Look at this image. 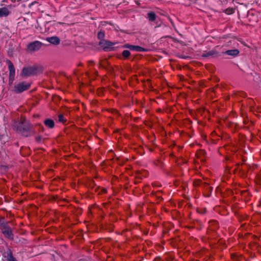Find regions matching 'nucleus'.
Masks as SVG:
<instances>
[{"mask_svg": "<svg viewBox=\"0 0 261 261\" xmlns=\"http://www.w3.org/2000/svg\"><path fill=\"white\" fill-rule=\"evenodd\" d=\"M14 129L16 132L24 137H29L33 134L32 125L25 120L16 123L14 125Z\"/></svg>", "mask_w": 261, "mask_h": 261, "instance_id": "1", "label": "nucleus"}, {"mask_svg": "<svg viewBox=\"0 0 261 261\" xmlns=\"http://www.w3.org/2000/svg\"><path fill=\"white\" fill-rule=\"evenodd\" d=\"M236 168L233 170L234 173H236L239 171V175L243 178H246L251 167L245 163H237L236 164Z\"/></svg>", "mask_w": 261, "mask_h": 261, "instance_id": "2", "label": "nucleus"}, {"mask_svg": "<svg viewBox=\"0 0 261 261\" xmlns=\"http://www.w3.org/2000/svg\"><path fill=\"white\" fill-rule=\"evenodd\" d=\"M38 72V68L36 66L24 67L23 68L21 72L22 76L28 77L36 75Z\"/></svg>", "mask_w": 261, "mask_h": 261, "instance_id": "3", "label": "nucleus"}, {"mask_svg": "<svg viewBox=\"0 0 261 261\" xmlns=\"http://www.w3.org/2000/svg\"><path fill=\"white\" fill-rule=\"evenodd\" d=\"M43 43L39 41H35L29 43L27 46V51L29 53H34L40 49Z\"/></svg>", "mask_w": 261, "mask_h": 261, "instance_id": "4", "label": "nucleus"}, {"mask_svg": "<svg viewBox=\"0 0 261 261\" xmlns=\"http://www.w3.org/2000/svg\"><path fill=\"white\" fill-rule=\"evenodd\" d=\"M31 84L25 82H20L14 87L13 91L15 93H21L30 89Z\"/></svg>", "mask_w": 261, "mask_h": 261, "instance_id": "5", "label": "nucleus"}, {"mask_svg": "<svg viewBox=\"0 0 261 261\" xmlns=\"http://www.w3.org/2000/svg\"><path fill=\"white\" fill-rule=\"evenodd\" d=\"M9 71V85H11L15 80V69L13 63L9 60H6Z\"/></svg>", "mask_w": 261, "mask_h": 261, "instance_id": "6", "label": "nucleus"}, {"mask_svg": "<svg viewBox=\"0 0 261 261\" xmlns=\"http://www.w3.org/2000/svg\"><path fill=\"white\" fill-rule=\"evenodd\" d=\"M98 45L102 48L105 51H110L114 49L113 46L115 45V43L105 39L100 41Z\"/></svg>", "mask_w": 261, "mask_h": 261, "instance_id": "7", "label": "nucleus"}, {"mask_svg": "<svg viewBox=\"0 0 261 261\" xmlns=\"http://www.w3.org/2000/svg\"><path fill=\"white\" fill-rule=\"evenodd\" d=\"M2 233L4 236L10 240H13L14 239V235L12 233L11 228L7 224H3L2 225Z\"/></svg>", "mask_w": 261, "mask_h": 261, "instance_id": "8", "label": "nucleus"}, {"mask_svg": "<svg viewBox=\"0 0 261 261\" xmlns=\"http://www.w3.org/2000/svg\"><path fill=\"white\" fill-rule=\"evenodd\" d=\"M3 256L6 259V261H17L16 259L13 256L12 251L10 249H8V250L4 252Z\"/></svg>", "mask_w": 261, "mask_h": 261, "instance_id": "9", "label": "nucleus"}, {"mask_svg": "<svg viewBox=\"0 0 261 261\" xmlns=\"http://www.w3.org/2000/svg\"><path fill=\"white\" fill-rule=\"evenodd\" d=\"M220 56L219 53L215 49H212L210 51H204L202 55V57H217Z\"/></svg>", "mask_w": 261, "mask_h": 261, "instance_id": "10", "label": "nucleus"}, {"mask_svg": "<svg viewBox=\"0 0 261 261\" xmlns=\"http://www.w3.org/2000/svg\"><path fill=\"white\" fill-rule=\"evenodd\" d=\"M202 188L204 190L203 195L205 197H209L212 191L213 188L210 186L209 184L204 182V184L203 185Z\"/></svg>", "mask_w": 261, "mask_h": 261, "instance_id": "11", "label": "nucleus"}, {"mask_svg": "<svg viewBox=\"0 0 261 261\" xmlns=\"http://www.w3.org/2000/svg\"><path fill=\"white\" fill-rule=\"evenodd\" d=\"M46 40L55 45H59L61 42L60 39L57 36L47 37L46 38Z\"/></svg>", "mask_w": 261, "mask_h": 261, "instance_id": "12", "label": "nucleus"}, {"mask_svg": "<svg viewBox=\"0 0 261 261\" xmlns=\"http://www.w3.org/2000/svg\"><path fill=\"white\" fill-rule=\"evenodd\" d=\"M208 223V230L214 231L216 230L219 227L218 222L216 220H211L209 221Z\"/></svg>", "mask_w": 261, "mask_h": 261, "instance_id": "13", "label": "nucleus"}, {"mask_svg": "<svg viewBox=\"0 0 261 261\" xmlns=\"http://www.w3.org/2000/svg\"><path fill=\"white\" fill-rule=\"evenodd\" d=\"M147 18L150 21L156 22L159 17L154 12L151 11L147 13Z\"/></svg>", "mask_w": 261, "mask_h": 261, "instance_id": "14", "label": "nucleus"}, {"mask_svg": "<svg viewBox=\"0 0 261 261\" xmlns=\"http://www.w3.org/2000/svg\"><path fill=\"white\" fill-rule=\"evenodd\" d=\"M162 192L161 191H156V192H152L151 193V196H154L156 198V203H159L162 201L163 200V197L160 195V194Z\"/></svg>", "mask_w": 261, "mask_h": 261, "instance_id": "15", "label": "nucleus"}, {"mask_svg": "<svg viewBox=\"0 0 261 261\" xmlns=\"http://www.w3.org/2000/svg\"><path fill=\"white\" fill-rule=\"evenodd\" d=\"M85 186L90 190H92L96 186L95 181L92 179H88L85 182Z\"/></svg>", "mask_w": 261, "mask_h": 261, "instance_id": "16", "label": "nucleus"}, {"mask_svg": "<svg viewBox=\"0 0 261 261\" xmlns=\"http://www.w3.org/2000/svg\"><path fill=\"white\" fill-rule=\"evenodd\" d=\"M223 53L229 56L235 57L239 55V50L237 49H230L226 50V51L223 52Z\"/></svg>", "mask_w": 261, "mask_h": 261, "instance_id": "17", "label": "nucleus"}, {"mask_svg": "<svg viewBox=\"0 0 261 261\" xmlns=\"http://www.w3.org/2000/svg\"><path fill=\"white\" fill-rule=\"evenodd\" d=\"M10 14V11L6 7L0 8V17H7Z\"/></svg>", "mask_w": 261, "mask_h": 261, "instance_id": "18", "label": "nucleus"}, {"mask_svg": "<svg viewBox=\"0 0 261 261\" xmlns=\"http://www.w3.org/2000/svg\"><path fill=\"white\" fill-rule=\"evenodd\" d=\"M44 124L50 128H53L55 126V122L51 119H46L44 121Z\"/></svg>", "mask_w": 261, "mask_h": 261, "instance_id": "19", "label": "nucleus"}, {"mask_svg": "<svg viewBox=\"0 0 261 261\" xmlns=\"http://www.w3.org/2000/svg\"><path fill=\"white\" fill-rule=\"evenodd\" d=\"M98 65L99 67L106 69L109 65V62L107 59H103L99 61Z\"/></svg>", "mask_w": 261, "mask_h": 261, "instance_id": "20", "label": "nucleus"}, {"mask_svg": "<svg viewBox=\"0 0 261 261\" xmlns=\"http://www.w3.org/2000/svg\"><path fill=\"white\" fill-rule=\"evenodd\" d=\"M203 184H204V182H203L201 179H195L193 182V185L194 187H200L202 188Z\"/></svg>", "mask_w": 261, "mask_h": 261, "instance_id": "21", "label": "nucleus"}, {"mask_svg": "<svg viewBox=\"0 0 261 261\" xmlns=\"http://www.w3.org/2000/svg\"><path fill=\"white\" fill-rule=\"evenodd\" d=\"M122 56L124 59H127L130 56V52L128 50H124L122 53Z\"/></svg>", "mask_w": 261, "mask_h": 261, "instance_id": "22", "label": "nucleus"}, {"mask_svg": "<svg viewBox=\"0 0 261 261\" xmlns=\"http://www.w3.org/2000/svg\"><path fill=\"white\" fill-rule=\"evenodd\" d=\"M100 189V187L98 186L97 187L95 190V192H98V194H105L107 192V190L105 188L101 189L100 191L99 192V190Z\"/></svg>", "mask_w": 261, "mask_h": 261, "instance_id": "23", "label": "nucleus"}, {"mask_svg": "<svg viewBox=\"0 0 261 261\" xmlns=\"http://www.w3.org/2000/svg\"><path fill=\"white\" fill-rule=\"evenodd\" d=\"M105 37V33L103 31H100L98 33L97 38L100 41L102 40H105L104 38Z\"/></svg>", "mask_w": 261, "mask_h": 261, "instance_id": "24", "label": "nucleus"}, {"mask_svg": "<svg viewBox=\"0 0 261 261\" xmlns=\"http://www.w3.org/2000/svg\"><path fill=\"white\" fill-rule=\"evenodd\" d=\"M224 12L228 15H230L234 12V9L233 8H228L224 10Z\"/></svg>", "mask_w": 261, "mask_h": 261, "instance_id": "25", "label": "nucleus"}, {"mask_svg": "<svg viewBox=\"0 0 261 261\" xmlns=\"http://www.w3.org/2000/svg\"><path fill=\"white\" fill-rule=\"evenodd\" d=\"M135 46L136 45H131V44L127 43V44H125L123 45L122 46V47L123 48H128L131 50H134Z\"/></svg>", "mask_w": 261, "mask_h": 261, "instance_id": "26", "label": "nucleus"}, {"mask_svg": "<svg viewBox=\"0 0 261 261\" xmlns=\"http://www.w3.org/2000/svg\"><path fill=\"white\" fill-rule=\"evenodd\" d=\"M134 50L139 52H143L147 51V49L141 46L136 45Z\"/></svg>", "mask_w": 261, "mask_h": 261, "instance_id": "27", "label": "nucleus"}, {"mask_svg": "<svg viewBox=\"0 0 261 261\" xmlns=\"http://www.w3.org/2000/svg\"><path fill=\"white\" fill-rule=\"evenodd\" d=\"M196 211L198 213H199L201 214H204L206 213V208H204V207H198L196 209Z\"/></svg>", "mask_w": 261, "mask_h": 261, "instance_id": "28", "label": "nucleus"}, {"mask_svg": "<svg viewBox=\"0 0 261 261\" xmlns=\"http://www.w3.org/2000/svg\"><path fill=\"white\" fill-rule=\"evenodd\" d=\"M59 121L60 122L64 123L66 121V119H65L63 114H60L58 116Z\"/></svg>", "mask_w": 261, "mask_h": 261, "instance_id": "29", "label": "nucleus"}, {"mask_svg": "<svg viewBox=\"0 0 261 261\" xmlns=\"http://www.w3.org/2000/svg\"><path fill=\"white\" fill-rule=\"evenodd\" d=\"M37 127L38 129L39 132H43L44 128L41 124H38L37 125Z\"/></svg>", "mask_w": 261, "mask_h": 261, "instance_id": "30", "label": "nucleus"}, {"mask_svg": "<svg viewBox=\"0 0 261 261\" xmlns=\"http://www.w3.org/2000/svg\"><path fill=\"white\" fill-rule=\"evenodd\" d=\"M42 140V138L40 136H37L35 137V140L38 143L41 142Z\"/></svg>", "mask_w": 261, "mask_h": 261, "instance_id": "31", "label": "nucleus"}, {"mask_svg": "<svg viewBox=\"0 0 261 261\" xmlns=\"http://www.w3.org/2000/svg\"><path fill=\"white\" fill-rule=\"evenodd\" d=\"M149 185H146L143 188V192L144 193H147V192H149Z\"/></svg>", "mask_w": 261, "mask_h": 261, "instance_id": "32", "label": "nucleus"}, {"mask_svg": "<svg viewBox=\"0 0 261 261\" xmlns=\"http://www.w3.org/2000/svg\"><path fill=\"white\" fill-rule=\"evenodd\" d=\"M97 93L99 96H102V95H103L102 90L101 89H97Z\"/></svg>", "mask_w": 261, "mask_h": 261, "instance_id": "33", "label": "nucleus"}, {"mask_svg": "<svg viewBox=\"0 0 261 261\" xmlns=\"http://www.w3.org/2000/svg\"><path fill=\"white\" fill-rule=\"evenodd\" d=\"M231 258L234 261H239L238 259V257L236 254L231 255Z\"/></svg>", "mask_w": 261, "mask_h": 261, "instance_id": "34", "label": "nucleus"}, {"mask_svg": "<svg viewBox=\"0 0 261 261\" xmlns=\"http://www.w3.org/2000/svg\"><path fill=\"white\" fill-rule=\"evenodd\" d=\"M249 193H248V192L247 191H243L242 192V195H243V196H246Z\"/></svg>", "mask_w": 261, "mask_h": 261, "instance_id": "35", "label": "nucleus"}, {"mask_svg": "<svg viewBox=\"0 0 261 261\" xmlns=\"http://www.w3.org/2000/svg\"><path fill=\"white\" fill-rule=\"evenodd\" d=\"M37 2L36 1H35V2H34L32 3L31 4H30L29 5V7L30 8H31V7H32V6H33V5H34L35 4H37Z\"/></svg>", "mask_w": 261, "mask_h": 261, "instance_id": "36", "label": "nucleus"}, {"mask_svg": "<svg viewBox=\"0 0 261 261\" xmlns=\"http://www.w3.org/2000/svg\"><path fill=\"white\" fill-rule=\"evenodd\" d=\"M199 153H200V154H203V155H204V153H205V152H204V151H203V150H200V151H199Z\"/></svg>", "mask_w": 261, "mask_h": 261, "instance_id": "37", "label": "nucleus"}, {"mask_svg": "<svg viewBox=\"0 0 261 261\" xmlns=\"http://www.w3.org/2000/svg\"><path fill=\"white\" fill-rule=\"evenodd\" d=\"M89 63L90 65H93L94 61H89Z\"/></svg>", "mask_w": 261, "mask_h": 261, "instance_id": "38", "label": "nucleus"}, {"mask_svg": "<svg viewBox=\"0 0 261 261\" xmlns=\"http://www.w3.org/2000/svg\"><path fill=\"white\" fill-rule=\"evenodd\" d=\"M169 20L171 22V23H172V25L173 26L174 25V23H173L172 20H171V19L169 18Z\"/></svg>", "mask_w": 261, "mask_h": 261, "instance_id": "39", "label": "nucleus"}, {"mask_svg": "<svg viewBox=\"0 0 261 261\" xmlns=\"http://www.w3.org/2000/svg\"><path fill=\"white\" fill-rule=\"evenodd\" d=\"M230 169H231V167H229V166H227V170H230Z\"/></svg>", "mask_w": 261, "mask_h": 261, "instance_id": "40", "label": "nucleus"}, {"mask_svg": "<svg viewBox=\"0 0 261 261\" xmlns=\"http://www.w3.org/2000/svg\"><path fill=\"white\" fill-rule=\"evenodd\" d=\"M226 160H230V158H229V157H226Z\"/></svg>", "mask_w": 261, "mask_h": 261, "instance_id": "41", "label": "nucleus"}, {"mask_svg": "<svg viewBox=\"0 0 261 261\" xmlns=\"http://www.w3.org/2000/svg\"><path fill=\"white\" fill-rule=\"evenodd\" d=\"M152 204H153V202H150L149 203V204L148 205V206H150V205H152Z\"/></svg>", "mask_w": 261, "mask_h": 261, "instance_id": "42", "label": "nucleus"}, {"mask_svg": "<svg viewBox=\"0 0 261 261\" xmlns=\"http://www.w3.org/2000/svg\"><path fill=\"white\" fill-rule=\"evenodd\" d=\"M103 205H104L105 206H107V204H108V203H103Z\"/></svg>", "mask_w": 261, "mask_h": 261, "instance_id": "43", "label": "nucleus"}, {"mask_svg": "<svg viewBox=\"0 0 261 261\" xmlns=\"http://www.w3.org/2000/svg\"><path fill=\"white\" fill-rule=\"evenodd\" d=\"M82 64L81 63H80L79 64H78V66H82Z\"/></svg>", "mask_w": 261, "mask_h": 261, "instance_id": "44", "label": "nucleus"}, {"mask_svg": "<svg viewBox=\"0 0 261 261\" xmlns=\"http://www.w3.org/2000/svg\"><path fill=\"white\" fill-rule=\"evenodd\" d=\"M244 225H245V224H242V225H241V227H243Z\"/></svg>", "mask_w": 261, "mask_h": 261, "instance_id": "45", "label": "nucleus"}, {"mask_svg": "<svg viewBox=\"0 0 261 261\" xmlns=\"http://www.w3.org/2000/svg\"><path fill=\"white\" fill-rule=\"evenodd\" d=\"M11 1L13 3L15 2V0H11Z\"/></svg>", "mask_w": 261, "mask_h": 261, "instance_id": "46", "label": "nucleus"}]
</instances>
